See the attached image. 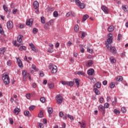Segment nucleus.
I'll return each mask as SVG.
<instances>
[{"label": "nucleus", "mask_w": 128, "mask_h": 128, "mask_svg": "<svg viewBox=\"0 0 128 128\" xmlns=\"http://www.w3.org/2000/svg\"><path fill=\"white\" fill-rule=\"evenodd\" d=\"M72 2H75V4H79L80 2V0H70Z\"/></svg>", "instance_id": "nucleus-38"}, {"label": "nucleus", "mask_w": 128, "mask_h": 128, "mask_svg": "<svg viewBox=\"0 0 128 128\" xmlns=\"http://www.w3.org/2000/svg\"><path fill=\"white\" fill-rule=\"evenodd\" d=\"M17 62L18 64V66L20 68L22 67V60H20L19 58H16Z\"/></svg>", "instance_id": "nucleus-13"}, {"label": "nucleus", "mask_w": 128, "mask_h": 128, "mask_svg": "<svg viewBox=\"0 0 128 128\" xmlns=\"http://www.w3.org/2000/svg\"><path fill=\"white\" fill-rule=\"evenodd\" d=\"M94 86H96V88H100V82H97Z\"/></svg>", "instance_id": "nucleus-32"}, {"label": "nucleus", "mask_w": 128, "mask_h": 128, "mask_svg": "<svg viewBox=\"0 0 128 128\" xmlns=\"http://www.w3.org/2000/svg\"><path fill=\"white\" fill-rule=\"evenodd\" d=\"M89 18V16L88 15V14H84V16H83V18H82V22H86V20H88Z\"/></svg>", "instance_id": "nucleus-16"}, {"label": "nucleus", "mask_w": 128, "mask_h": 128, "mask_svg": "<svg viewBox=\"0 0 128 128\" xmlns=\"http://www.w3.org/2000/svg\"><path fill=\"white\" fill-rule=\"evenodd\" d=\"M53 50H54V49H52V48H48V50H47V52H53Z\"/></svg>", "instance_id": "nucleus-61"}, {"label": "nucleus", "mask_w": 128, "mask_h": 128, "mask_svg": "<svg viewBox=\"0 0 128 128\" xmlns=\"http://www.w3.org/2000/svg\"><path fill=\"white\" fill-rule=\"evenodd\" d=\"M68 118L70 120H74V118L72 116L68 115Z\"/></svg>", "instance_id": "nucleus-51"}, {"label": "nucleus", "mask_w": 128, "mask_h": 128, "mask_svg": "<svg viewBox=\"0 0 128 128\" xmlns=\"http://www.w3.org/2000/svg\"><path fill=\"white\" fill-rule=\"evenodd\" d=\"M92 64H94V61H92V60H89L87 61L86 63V66H88V67L92 66Z\"/></svg>", "instance_id": "nucleus-9"}, {"label": "nucleus", "mask_w": 128, "mask_h": 128, "mask_svg": "<svg viewBox=\"0 0 128 128\" xmlns=\"http://www.w3.org/2000/svg\"><path fill=\"white\" fill-rule=\"evenodd\" d=\"M77 74H78V76H86V74L82 71L78 72Z\"/></svg>", "instance_id": "nucleus-23"}, {"label": "nucleus", "mask_w": 128, "mask_h": 128, "mask_svg": "<svg viewBox=\"0 0 128 128\" xmlns=\"http://www.w3.org/2000/svg\"><path fill=\"white\" fill-rule=\"evenodd\" d=\"M98 108L99 110H100V112H102L103 110H104V108L102 105L99 106L98 107Z\"/></svg>", "instance_id": "nucleus-27"}, {"label": "nucleus", "mask_w": 128, "mask_h": 128, "mask_svg": "<svg viewBox=\"0 0 128 128\" xmlns=\"http://www.w3.org/2000/svg\"><path fill=\"white\" fill-rule=\"evenodd\" d=\"M41 102H46V98L42 97L40 98Z\"/></svg>", "instance_id": "nucleus-56"}, {"label": "nucleus", "mask_w": 128, "mask_h": 128, "mask_svg": "<svg viewBox=\"0 0 128 128\" xmlns=\"http://www.w3.org/2000/svg\"><path fill=\"white\" fill-rule=\"evenodd\" d=\"M24 114L27 116H32L30 114V112L28 110H26L24 112Z\"/></svg>", "instance_id": "nucleus-26"}, {"label": "nucleus", "mask_w": 128, "mask_h": 128, "mask_svg": "<svg viewBox=\"0 0 128 128\" xmlns=\"http://www.w3.org/2000/svg\"><path fill=\"white\" fill-rule=\"evenodd\" d=\"M122 8L124 10V12H126L128 10V8H126V6L125 5H123L122 6Z\"/></svg>", "instance_id": "nucleus-54"}, {"label": "nucleus", "mask_w": 128, "mask_h": 128, "mask_svg": "<svg viewBox=\"0 0 128 128\" xmlns=\"http://www.w3.org/2000/svg\"><path fill=\"white\" fill-rule=\"evenodd\" d=\"M114 27L113 26H110L108 28V32H114Z\"/></svg>", "instance_id": "nucleus-22"}, {"label": "nucleus", "mask_w": 128, "mask_h": 128, "mask_svg": "<svg viewBox=\"0 0 128 128\" xmlns=\"http://www.w3.org/2000/svg\"><path fill=\"white\" fill-rule=\"evenodd\" d=\"M104 108H110V104L108 103H105L104 104Z\"/></svg>", "instance_id": "nucleus-46"}, {"label": "nucleus", "mask_w": 128, "mask_h": 128, "mask_svg": "<svg viewBox=\"0 0 128 128\" xmlns=\"http://www.w3.org/2000/svg\"><path fill=\"white\" fill-rule=\"evenodd\" d=\"M87 51L88 52H90V54H92L94 50H92V48H87Z\"/></svg>", "instance_id": "nucleus-52"}, {"label": "nucleus", "mask_w": 128, "mask_h": 128, "mask_svg": "<svg viewBox=\"0 0 128 128\" xmlns=\"http://www.w3.org/2000/svg\"><path fill=\"white\" fill-rule=\"evenodd\" d=\"M14 44L15 46H20V44H16V41H14Z\"/></svg>", "instance_id": "nucleus-55"}, {"label": "nucleus", "mask_w": 128, "mask_h": 128, "mask_svg": "<svg viewBox=\"0 0 128 128\" xmlns=\"http://www.w3.org/2000/svg\"><path fill=\"white\" fill-rule=\"evenodd\" d=\"M49 68L50 70H52V74H56V72H58V67L56 66L55 65L50 64L49 66Z\"/></svg>", "instance_id": "nucleus-5"}, {"label": "nucleus", "mask_w": 128, "mask_h": 128, "mask_svg": "<svg viewBox=\"0 0 128 128\" xmlns=\"http://www.w3.org/2000/svg\"><path fill=\"white\" fill-rule=\"evenodd\" d=\"M3 8L5 12H8V6H6V5L3 6Z\"/></svg>", "instance_id": "nucleus-57"}, {"label": "nucleus", "mask_w": 128, "mask_h": 128, "mask_svg": "<svg viewBox=\"0 0 128 128\" xmlns=\"http://www.w3.org/2000/svg\"><path fill=\"white\" fill-rule=\"evenodd\" d=\"M32 68L34 70H36V72H38V69L36 68V66L34 64H32Z\"/></svg>", "instance_id": "nucleus-49"}, {"label": "nucleus", "mask_w": 128, "mask_h": 128, "mask_svg": "<svg viewBox=\"0 0 128 128\" xmlns=\"http://www.w3.org/2000/svg\"><path fill=\"white\" fill-rule=\"evenodd\" d=\"M86 36V32H82V36H81L82 38H84V36Z\"/></svg>", "instance_id": "nucleus-41"}, {"label": "nucleus", "mask_w": 128, "mask_h": 128, "mask_svg": "<svg viewBox=\"0 0 128 128\" xmlns=\"http://www.w3.org/2000/svg\"><path fill=\"white\" fill-rule=\"evenodd\" d=\"M118 98H116V97L114 98V100L112 102V106H114L116 104V102H117Z\"/></svg>", "instance_id": "nucleus-24"}, {"label": "nucleus", "mask_w": 128, "mask_h": 128, "mask_svg": "<svg viewBox=\"0 0 128 128\" xmlns=\"http://www.w3.org/2000/svg\"><path fill=\"white\" fill-rule=\"evenodd\" d=\"M29 46H30V48L32 50L33 52H38V49L36 48V46H34V44H30Z\"/></svg>", "instance_id": "nucleus-7"}, {"label": "nucleus", "mask_w": 128, "mask_h": 128, "mask_svg": "<svg viewBox=\"0 0 128 128\" xmlns=\"http://www.w3.org/2000/svg\"><path fill=\"white\" fill-rule=\"evenodd\" d=\"M54 18H58V12L57 11H55L54 12Z\"/></svg>", "instance_id": "nucleus-44"}, {"label": "nucleus", "mask_w": 128, "mask_h": 128, "mask_svg": "<svg viewBox=\"0 0 128 128\" xmlns=\"http://www.w3.org/2000/svg\"><path fill=\"white\" fill-rule=\"evenodd\" d=\"M56 102L58 104H62L64 102V98H62V96L60 94H58L56 96Z\"/></svg>", "instance_id": "nucleus-4"}, {"label": "nucleus", "mask_w": 128, "mask_h": 128, "mask_svg": "<svg viewBox=\"0 0 128 128\" xmlns=\"http://www.w3.org/2000/svg\"><path fill=\"white\" fill-rule=\"evenodd\" d=\"M0 34H4V31L2 25H0Z\"/></svg>", "instance_id": "nucleus-29"}, {"label": "nucleus", "mask_w": 128, "mask_h": 128, "mask_svg": "<svg viewBox=\"0 0 128 128\" xmlns=\"http://www.w3.org/2000/svg\"><path fill=\"white\" fill-rule=\"evenodd\" d=\"M26 98L30 100V94L28 93L26 94Z\"/></svg>", "instance_id": "nucleus-59"}, {"label": "nucleus", "mask_w": 128, "mask_h": 128, "mask_svg": "<svg viewBox=\"0 0 128 128\" xmlns=\"http://www.w3.org/2000/svg\"><path fill=\"white\" fill-rule=\"evenodd\" d=\"M34 8H38L39 4L38 2L34 1L33 3Z\"/></svg>", "instance_id": "nucleus-15"}, {"label": "nucleus", "mask_w": 128, "mask_h": 128, "mask_svg": "<svg viewBox=\"0 0 128 128\" xmlns=\"http://www.w3.org/2000/svg\"><path fill=\"white\" fill-rule=\"evenodd\" d=\"M38 118H43L44 117V112L41 110L38 115Z\"/></svg>", "instance_id": "nucleus-28"}, {"label": "nucleus", "mask_w": 128, "mask_h": 128, "mask_svg": "<svg viewBox=\"0 0 128 128\" xmlns=\"http://www.w3.org/2000/svg\"><path fill=\"white\" fill-rule=\"evenodd\" d=\"M54 21L51 20L48 22V24H49V26H54Z\"/></svg>", "instance_id": "nucleus-34"}, {"label": "nucleus", "mask_w": 128, "mask_h": 128, "mask_svg": "<svg viewBox=\"0 0 128 128\" xmlns=\"http://www.w3.org/2000/svg\"><path fill=\"white\" fill-rule=\"evenodd\" d=\"M99 102H100V104H102V102H104V98L102 97L100 98L99 99Z\"/></svg>", "instance_id": "nucleus-62"}, {"label": "nucleus", "mask_w": 128, "mask_h": 128, "mask_svg": "<svg viewBox=\"0 0 128 128\" xmlns=\"http://www.w3.org/2000/svg\"><path fill=\"white\" fill-rule=\"evenodd\" d=\"M115 86H116V84H115L114 83V82H111V83L110 84V88H114Z\"/></svg>", "instance_id": "nucleus-37"}, {"label": "nucleus", "mask_w": 128, "mask_h": 128, "mask_svg": "<svg viewBox=\"0 0 128 128\" xmlns=\"http://www.w3.org/2000/svg\"><path fill=\"white\" fill-rule=\"evenodd\" d=\"M32 22H34V20L32 18L27 20L26 21V24L27 26H32Z\"/></svg>", "instance_id": "nucleus-11"}, {"label": "nucleus", "mask_w": 128, "mask_h": 128, "mask_svg": "<svg viewBox=\"0 0 128 128\" xmlns=\"http://www.w3.org/2000/svg\"><path fill=\"white\" fill-rule=\"evenodd\" d=\"M114 114H120V112L118 110H116V109H114Z\"/></svg>", "instance_id": "nucleus-39"}, {"label": "nucleus", "mask_w": 128, "mask_h": 128, "mask_svg": "<svg viewBox=\"0 0 128 128\" xmlns=\"http://www.w3.org/2000/svg\"><path fill=\"white\" fill-rule=\"evenodd\" d=\"M87 73L88 76H92L94 74V70L92 68H90Z\"/></svg>", "instance_id": "nucleus-10"}, {"label": "nucleus", "mask_w": 128, "mask_h": 128, "mask_svg": "<svg viewBox=\"0 0 128 128\" xmlns=\"http://www.w3.org/2000/svg\"><path fill=\"white\" fill-rule=\"evenodd\" d=\"M107 42H108L109 44H110L112 42V38H108L107 40Z\"/></svg>", "instance_id": "nucleus-42"}, {"label": "nucleus", "mask_w": 128, "mask_h": 128, "mask_svg": "<svg viewBox=\"0 0 128 128\" xmlns=\"http://www.w3.org/2000/svg\"><path fill=\"white\" fill-rule=\"evenodd\" d=\"M73 85H74V82H68L67 86H72Z\"/></svg>", "instance_id": "nucleus-50"}, {"label": "nucleus", "mask_w": 128, "mask_h": 128, "mask_svg": "<svg viewBox=\"0 0 128 128\" xmlns=\"http://www.w3.org/2000/svg\"><path fill=\"white\" fill-rule=\"evenodd\" d=\"M23 38L22 35H20L18 36L17 40L18 42H22V38Z\"/></svg>", "instance_id": "nucleus-17"}, {"label": "nucleus", "mask_w": 128, "mask_h": 128, "mask_svg": "<svg viewBox=\"0 0 128 128\" xmlns=\"http://www.w3.org/2000/svg\"><path fill=\"white\" fill-rule=\"evenodd\" d=\"M77 4V6H78L79 8H80L81 10H84V4H82V3H80V1L78 4Z\"/></svg>", "instance_id": "nucleus-12"}, {"label": "nucleus", "mask_w": 128, "mask_h": 128, "mask_svg": "<svg viewBox=\"0 0 128 128\" xmlns=\"http://www.w3.org/2000/svg\"><path fill=\"white\" fill-rule=\"evenodd\" d=\"M20 112V109L16 107L14 110V112L15 114H18V113Z\"/></svg>", "instance_id": "nucleus-14"}, {"label": "nucleus", "mask_w": 128, "mask_h": 128, "mask_svg": "<svg viewBox=\"0 0 128 128\" xmlns=\"http://www.w3.org/2000/svg\"><path fill=\"white\" fill-rule=\"evenodd\" d=\"M106 46L108 50H110V52L112 54H116V47L109 45L108 43H106Z\"/></svg>", "instance_id": "nucleus-1"}, {"label": "nucleus", "mask_w": 128, "mask_h": 128, "mask_svg": "<svg viewBox=\"0 0 128 128\" xmlns=\"http://www.w3.org/2000/svg\"><path fill=\"white\" fill-rule=\"evenodd\" d=\"M22 76H23V80L24 82L25 80H28V78L29 80H32V78H30V74L28 72H26V70H24L22 71Z\"/></svg>", "instance_id": "nucleus-2"}, {"label": "nucleus", "mask_w": 128, "mask_h": 128, "mask_svg": "<svg viewBox=\"0 0 128 128\" xmlns=\"http://www.w3.org/2000/svg\"><path fill=\"white\" fill-rule=\"evenodd\" d=\"M110 61L112 64H114V63L116 62V60L112 56H111L110 58Z\"/></svg>", "instance_id": "nucleus-20"}, {"label": "nucleus", "mask_w": 128, "mask_h": 128, "mask_svg": "<svg viewBox=\"0 0 128 128\" xmlns=\"http://www.w3.org/2000/svg\"><path fill=\"white\" fill-rule=\"evenodd\" d=\"M40 20H41V22L42 24H44V22H46V19L44 18V16L41 17Z\"/></svg>", "instance_id": "nucleus-45"}, {"label": "nucleus", "mask_w": 128, "mask_h": 128, "mask_svg": "<svg viewBox=\"0 0 128 128\" xmlns=\"http://www.w3.org/2000/svg\"><path fill=\"white\" fill-rule=\"evenodd\" d=\"M68 46H72V42H68V43L66 44Z\"/></svg>", "instance_id": "nucleus-60"}, {"label": "nucleus", "mask_w": 128, "mask_h": 128, "mask_svg": "<svg viewBox=\"0 0 128 128\" xmlns=\"http://www.w3.org/2000/svg\"><path fill=\"white\" fill-rule=\"evenodd\" d=\"M121 112H123V114H124V112H126V109L124 107H122L121 108Z\"/></svg>", "instance_id": "nucleus-43"}, {"label": "nucleus", "mask_w": 128, "mask_h": 128, "mask_svg": "<svg viewBox=\"0 0 128 128\" xmlns=\"http://www.w3.org/2000/svg\"><path fill=\"white\" fill-rule=\"evenodd\" d=\"M123 78H122V76H118L116 78V81L117 82H122V80Z\"/></svg>", "instance_id": "nucleus-35"}, {"label": "nucleus", "mask_w": 128, "mask_h": 128, "mask_svg": "<svg viewBox=\"0 0 128 128\" xmlns=\"http://www.w3.org/2000/svg\"><path fill=\"white\" fill-rule=\"evenodd\" d=\"M74 30L76 32H78V30H80V26H78V25H76Z\"/></svg>", "instance_id": "nucleus-33"}, {"label": "nucleus", "mask_w": 128, "mask_h": 128, "mask_svg": "<svg viewBox=\"0 0 128 128\" xmlns=\"http://www.w3.org/2000/svg\"><path fill=\"white\" fill-rule=\"evenodd\" d=\"M32 88H36V83H32Z\"/></svg>", "instance_id": "nucleus-64"}, {"label": "nucleus", "mask_w": 128, "mask_h": 128, "mask_svg": "<svg viewBox=\"0 0 128 128\" xmlns=\"http://www.w3.org/2000/svg\"><path fill=\"white\" fill-rule=\"evenodd\" d=\"M6 26L8 30H12L14 28V23L11 20H9L7 22Z\"/></svg>", "instance_id": "nucleus-6"}, {"label": "nucleus", "mask_w": 128, "mask_h": 128, "mask_svg": "<svg viewBox=\"0 0 128 128\" xmlns=\"http://www.w3.org/2000/svg\"><path fill=\"white\" fill-rule=\"evenodd\" d=\"M38 28H34L32 30V33L34 34H36V32H38Z\"/></svg>", "instance_id": "nucleus-40"}, {"label": "nucleus", "mask_w": 128, "mask_h": 128, "mask_svg": "<svg viewBox=\"0 0 128 128\" xmlns=\"http://www.w3.org/2000/svg\"><path fill=\"white\" fill-rule=\"evenodd\" d=\"M35 108H36V106H31L29 107V110H30L32 112V110H34Z\"/></svg>", "instance_id": "nucleus-47"}, {"label": "nucleus", "mask_w": 128, "mask_h": 128, "mask_svg": "<svg viewBox=\"0 0 128 128\" xmlns=\"http://www.w3.org/2000/svg\"><path fill=\"white\" fill-rule=\"evenodd\" d=\"M9 120H10V122L11 124H14V120L12 119V118H10Z\"/></svg>", "instance_id": "nucleus-63"}, {"label": "nucleus", "mask_w": 128, "mask_h": 128, "mask_svg": "<svg viewBox=\"0 0 128 128\" xmlns=\"http://www.w3.org/2000/svg\"><path fill=\"white\" fill-rule=\"evenodd\" d=\"M94 92L96 94L97 96H98L99 94H100V91L98 90V89L96 88H94Z\"/></svg>", "instance_id": "nucleus-19"}, {"label": "nucleus", "mask_w": 128, "mask_h": 128, "mask_svg": "<svg viewBox=\"0 0 128 128\" xmlns=\"http://www.w3.org/2000/svg\"><path fill=\"white\" fill-rule=\"evenodd\" d=\"M60 82L62 84H64V86H68V82H66L64 80L60 81Z\"/></svg>", "instance_id": "nucleus-48"}, {"label": "nucleus", "mask_w": 128, "mask_h": 128, "mask_svg": "<svg viewBox=\"0 0 128 128\" xmlns=\"http://www.w3.org/2000/svg\"><path fill=\"white\" fill-rule=\"evenodd\" d=\"M75 82L77 86V88H78L80 86V80H78V79L75 80Z\"/></svg>", "instance_id": "nucleus-36"}, {"label": "nucleus", "mask_w": 128, "mask_h": 128, "mask_svg": "<svg viewBox=\"0 0 128 128\" xmlns=\"http://www.w3.org/2000/svg\"><path fill=\"white\" fill-rule=\"evenodd\" d=\"M13 14H16V12H18V9L17 8H14L12 10Z\"/></svg>", "instance_id": "nucleus-53"}, {"label": "nucleus", "mask_w": 128, "mask_h": 128, "mask_svg": "<svg viewBox=\"0 0 128 128\" xmlns=\"http://www.w3.org/2000/svg\"><path fill=\"white\" fill-rule=\"evenodd\" d=\"M2 80L4 81V84H10V78H8V76L6 74H3Z\"/></svg>", "instance_id": "nucleus-3"}, {"label": "nucleus", "mask_w": 128, "mask_h": 128, "mask_svg": "<svg viewBox=\"0 0 128 128\" xmlns=\"http://www.w3.org/2000/svg\"><path fill=\"white\" fill-rule=\"evenodd\" d=\"M50 26V25L48 22H46L44 25V28H45V30H50V28H48Z\"/></svg>", "instance_id": "nucleus-21"}, {"label": "nucleus", "mask_w": 128, "mask_h": 128, "mask_svg": "<svg viewBox=\"0 0 128 128\" xmlns=\"http://www.w3.org/2000/svg\"><path fill=\"white\" fill-rule=\"evenodd\" d=\"M20 50H26V47L25 46H20V48H19Z\"/></svg>", "instance_id": "nucleus-31"}, {"label": "nucleus", "mask_w": 128, "mask_h": 128, "mask_svg": "<svg viewBox=\"0 0 128 128\" xmlns=\"http://www.w3.org/2000/svg\"><path fill=\"white\" fill-rule=\"evenodd\" d=\"M47 110H48V112L49 114H52V112H53L52 108L48 107L47 108Z\"/></svg>", "instance_id": "nucleus-18"}, {"label": "nucleus", "mask_w": 128, "mask_h": 128, "mask_svg": "<svg viewBox=\"0 0 128 128\" xmlns=\"http://www.w3.org/2000/svg\"><path fill=\"white\" fill-rule=\"evenodd\" d=\"M48 86L49 88H54V85L52 83L48 84Z\"/></svg>", "instance_id": "nucleus-30"}, {"label": "nucleus", "mask_w": 128, "mask_h": 128, "mask_svg": "<svg viewBox=\"0 0 128 128\" xmlns=\"http://www.w3.org/2000/svg\"><path fill=\"white\" fill-rule=\"evenodd\" d=\"M121 58H124L126 56V52H123L120 54Z\"/></svg>", "instance_id": "nucleus-58"}, {"label": "nucleus", "mask_w": 128, "mask_h": 128, "mask_svg": "<svg viewBox=\"0 0 128 128\" xmlns=\"http://www.w3.org/2000/svg\"><path fill=\"white\" fill-rule=\"evenodd\" d=\"M81 126V128H86V123L84 122H78Z\"/></svg>", "instance_id": "nucleus-25"}, {"label": "nucleus", "mask_w": 128, "mask_h": 128, "mask_svg": "<svg viewBox=\"0 0 128 128\" xmlns=\"http://www.w3.org/2000/svg\"><path fill=\"white\" fill-rule=\"evenodd\" d=\"M102 10L105 14H108L110 12V10L104 6H102Z\"/></svg>", "instance_id": "nucleus-8"}]
</instances>
